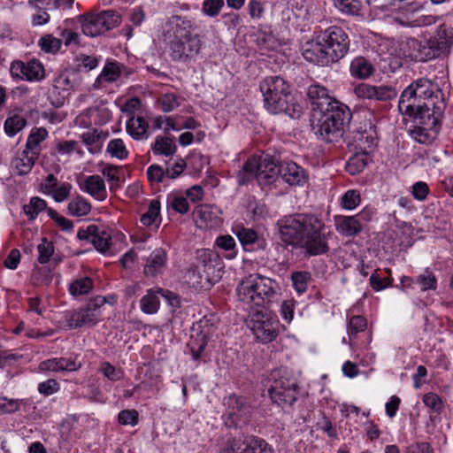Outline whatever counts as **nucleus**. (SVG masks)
Listing matches in <instances>:
<instances>
[{
	"instance_id": "f03ea898",
	"label": "nucleus",
	"mask_w": 453,
	"mask_h": 453,
	"mask_svg": "<svg viewBox=\"0 0 453 453\" xmlns=\"http://www.w3.org/2000/svg\"><path fill=\"white\" fill-rule=\"evenodd\" d=\"M307 95L311 104V121L315 134L327 142L342 138L351 116L348 106L318 84L311 85Z\"/></svg>"
},
{
	"instance_id": "79ce46f5",
	"label": "nucleus",
	"mask_w": 453,
	"mask_h": 453,
	"mask_svg": "<svg viewBox=\"0 0 453 453\" xmlns=\"http://www.w3.org/2000/svg\"><path fill=\"white\" fill-rule=\"evenodd\" d=\"M188 284L195 288H206L210 283L206 277H203L196 268H190L187 273Z\"/></svg>"
},
{
	"instance_id": "cd10ccee",
	"label": "nucleus",
	"mask_w": 453,
	"mask_h": 453,
	"mask_svg": "<svg viewBox=\"0 0 453 453\" xmlns=\"http://www.w3.org/2000/svg\"><path fill=\"white\" fill-rule=\"evenodd\" d=\"M85 190L98 200L106 197L104 181L99 175H91L86 179Z\"/></svg>"
},
{
	"instance_id": "680f3d73",
	"label": "nucleus",
	"mask_w": 453,
	"mask_h": 453,
	"mask_svg": "<svg viewBox=\"0 0 453 453\" xmlns=\"http://www.w3.org/2000/svg\"><path fill=\"white\" fill-rule=\"evenodd\" d=\"M224 6V0H204L203 3V12L210 16H217L222 7Z\"/></svg>"
},
{
	"instance_id": "338daca9",
	"label": "nucleus",
	"mask_w": 453,
	"mask_h": 453,
	"mask_svg": "<svg viewBox=\"0 0 453 453\" xmlns=\"http://www.w3.org/2000/svg\"><path fill=\"white\" fill-rule=\"evenodd\" d=\"M119 172L120 169L119 167L111 165H104L102 168L101 173L103 175L107 178L108 181L111 182V188L118 185L119 181Z\"/></svg>"
},
{
	"instance_id": "bf43d9fd",
	"label": "nucleus",
	"mask_w": 453,
	"mask_h": 453,
	"mask_svg": "<svg viewBox=\"0 0 453 453\" xmlns=\"http://www.w3.org/2000/svg\"><path fill=\"white\" fill-rule=\"evenodd\" d=\"M100 372L110 380L117 381L123 377V372L116 369L112 365L108 362H104L100 365Z\"/></svg>"
},
{
	"instance_id": "393cba45",
	"label": "nucleus",
	"mask_w": 453,
	"mask_h": 453,
	"mask_svg": "<svg viewBox=\"0 0 453 453\" xmlns=\"http://www.w3.org/2000/svg\"><path fill=\"white\" fill-rule=\"evenodd\" d=\"M47 136L48 131L46 128L39 127L33 129L27 138L25 150L38 157L42 150L41 143Z\"/></svg>"
},
{
	"instance_id": "4c0bfd02",
	"label": "nucleus",
	"mask_w": 453,
	"mask_h": 453,
	"mask_svg": "<svg viewBox=\"0 0 453 453\" xmlns=\"http://www.w3.org/2000/svg\"><path fill=\"white\" fill-rule=\"evenodd\" d=\"M27 124V121L24 117L19 115H13L9 118L4 122V131L9 136H13L21 131Z\"/></svg>"
},
{
	"instance_id": "8fccbe9b",
	"label": "nucleus",
	"mask_w": 453,
	"mask_h": 453,
	"mask_svg": "<svg viewBox=\"0 0 453 453\" xmlns=\"http://www.w3.org/2000/svg\"><path fill=\"white\" fill-rule=\"evenodd\" d=\"M37 250L39 253L38 261L41 264H46L54 252L52 242H49L46 238H42V242L38 245Z\"/></svg>"
},
{
	"instance_id": "864d4df0",
	"label": "nucleus",
	"mask_w": 453,
	"mask_h": 453,
	"mask_svg": "<svg viewBox=\"0 0 453 453\" xmlns=\"http://www.w3.org/2000/svg\"><path fill=\"white\" fill-rule=\"evenodd\" d=\"M418 47H420L419 40L408 38L405 42V45H402L401 49L405 57L418 61Z\"/></svg>"
},
{
	"instance_id": "a18cd8bd",
	"label": "nucleus",
	"mask_w": 453,
	"mask_h": 453,
	"mask_svg": "<svg viewBox=\"0 0 453 453\" xmlns=\"http://www.w3.org/2000/svg\"><path fill=\"white\" fill-rule=\"evenodd\" d=\"M158 104L164 112H170L179 107L180 102L174 93H165L159 98Z\"/></svg>"
},
{
	"instance_id": "de8ad7c7",
	"label": "nucleus",
	"mask_w": 453,
	"mask_h": 453,
	"mask_svg": "<svg viewBox=\"0 0 453 453\" xmlns=\"http://www.w3.org/2000/svg\"><path fill=\"white\" fill-rule=\"evenodd\" d=\"M61 372H74L81 367V363L78 361L77 355L70 357H58Z\"/></svg>"
},
{
	"instance_id": "9d476101",
	"label": "nucleus",
	"mask_w": 453,
	"mask_h": 453,
	"mask_svg": "<svg viewBox=\"0 0 453 453\" xmlns=\"http://www.w3.org/2000/svg\"><path fill=\"white\" fill-rule=\"evenodd\" d=\"M248 326L262 343L274 341L278 336V321L266 311L261 310L250 314Z\"/></svg>"
},
{
	"instance_id": "f257e3e1",
	"label": "nucleus",
	"mask_w": 453,
	"mask_h": 453,
	"mask_svg": "<svg viewBox=\"0 0 453 453\" xmlns=\"http://www.w3.org/2000/svg\"><path fill=\"white\" fill-rule=\"evenodd\" d=\"M446 108L443 94L437 84L420 78L402 93L399 111L412 117L415 122L411 136L419 143L431 144L439 131V121Z\"/></svg>"
},
{
	"instance_id": "0e129e2a",
	"label": "nucleus",
	"mask_w": 453,
	"mask_h": 453,
	"mask_svg": "<svg viewBox=\"0 0 453 453\" xmlns=\"http://www.w3.org/2000/svg\"><path fill=\"white\" fill-rule=\"evenodd\" d=\"M402 25H407L410 27H426L430 26L436 22V18L432 15H422L415 19L408 20L406 22L402 21L399 18L395 19Z\"/></svg>"
},
{
	"instance_id": "5701e85b",
	"label": "nucleus",
	"mask_w": 453,
	"mask_h": 453,
	"mask_svg": "<svg viewBox=\"0 0 453 453\" xmlns=\"http://www.w3.org/2000/svg\"><path fill=\"white\" fill-rule=\"evenodd\" d=\"M280 176L289 185L302 186L307 181L305 171L294 162L281 165Z\"/></svg>"
},
{
	"instance_id": "9b49d317",
	"label": "nucleus",
	"mask_w": 453,
	"mask_h": 453,
	"mask_svg": "<svg viewBox=\"0 0 453 453\" xmlns=\"http://www.w3.org/2000/svg\"><path fill=\"white\" fill-rule=\"evenodd\" d=\"M319 34L334 63L342 59L349 51L350 41L348 34L342 27L333 26Z\"/></svg>"
},
{
	"instance_id": "a878e982",
	"label": "nucleus",
	"mask_w": 453,
	"mask_h": 453,
	"mask_svg": "<svg viewBox=\"0 0 453 453\" xmlns=\"http://www.w3.org/2000/svg\"><path fill=\"white\" fill-rule=\"evenodd\" d=\"M236 235L245 249L250 245H255L257 249H265L266 246L265 240L253 229L242 228L236 232Z\"/></svg>"
},
{
	"instance_id": "37998d69",
	"label": "nucleus",
	"mask_w": 453,
	"mask_h": 453,
	"mask_svg": "<svg viewBox=\"0 0 453 453\" xmlns=\"http://www.w3.org/2000/svg\"><path fill=\"white\" fill-rule=\"evenodd\" d=\"M62 44V40L54 37L51 35H46L39 41V45L44 52L56 53L59 50Z\"/></svg>"
},
{
	"instance_id": "052dcab7",
	"label": "nucleus",
	"mask_w": 453,
	"mask_h": 453,
	"mask_svg": "<svg viewBox=\"0 0 453 453\" xmlns=\"http://www.w3.org/2000/svg\"><path fill=\"white\" fill-rule=\"evenodd\" d=\"M48 215L57 223V225L64 231H71L73 228V224L65 217L60 215L51 208L47 209Z\"/></svg>"
},
{
	"instance_id": "603ef678",
	"label": "nucleus",
	"mask_w": 453,
	"mask_h": 453,
	"mask_svg": "<svg viewBox=\"0 0 453 453\" xmlns=\"http://www.w3.org/2000/svg\"><path fill=\"white\" fill-rule=\"evenodd\" d=\"M366 328V320L362 316H353L349 319L348 326L349 337H355L359 332H363Z\"/></svg>"
},
{
	"instance_id": "13d9d810",
	"label": "nucleus",
	"mask_w": 453,
	"mask_h": 453,
	"mask_svg": "<svg viewBox=\"0 0 453 453\" xmlns=\"http://www.w3.org/2000/svg\"><path fill=\"white\" fill-rule=\"evenodd\" d=\"M354 142L357 143V146L360 147V149H369L374 143V139L371 134H368L366 130L359 131L357 130L353 137Z\"/></svg>"
},
{
	"instance_id": "423d86ee",
	"label": "nucleus",
	"mask_w": 453,
	"mask_h": 453,
	"mask_svg": "<svg viewBox=\"0 0 453 453\" xmlns=\"http://www.w3.org/2000/svg\"><path fill=\"white\" fill-rule=\"evenodd\" d=\"M277 283L259 274L242 279L236 288L238 300L246 304L263 306L273 302L277 296Z\"/></svg>"
},
{
	"instance_id": "a211bd4d",
	"label": "nucleus",
	"mask_w": 453,
	"mask_h": 453,
	"mask_svg": "<svg viewBox=\"0 0 453 453\" xmlns=\"http://www.w3.org/2000/svg\"><path fill=\"white\" fill-rule=\"evenodd\" d=\"M355 95L363 99L387 101L395 98L397 91L389 85L373 86L361 83L354 88Z\"/></svg>"
},
{
	"instance_id": "ddd939ff",
	"label": "nucleus",
	"mask_w": 453,
	"mask_h": 453,
	"mask_svg": "<svg viewBox=\"0 0 453 453\" xmlns=\"http://www.w3.org/2000/svg\"><path fill=\"white\" fill-rule=\"evenodd\" d=\"M219 453H273V450L263 439L242 436L228 440Z\"/></svg>"
},
{
	"instance_id": "72a5a7b5",
	"label": "nucleus",
	"mask_w": 453,
	"mask_h": 453,
	"mask_svg": "<svg viewBox=\"0 0 453 453\" xmlns=\"http://www.w3.org/2000/svg\"><path fill=\"white\" fill-rule=\"evenodd\" d=\"M368 157L366 154H355L346 164V171L351 174L356 175L361 173L367 165Z\"/></svg>"
},
{
	"instance_id": "ea45409f",
	"label": "nucleus",
	"mask_w": 453,
	"mask_h": 453,
	"mask_svg": "<svg viewBox=\"0 0 453 453\" xmlns=\"http://www.w3.org/2000/svg\"><path fill=\"white\" fill-rule=\"evenodd\" d=\"M334 6L342 13L358 15L361 4L357 0H333Z\"/></svg>"
},
{
	"instance_id": "c9c22d12",
	"label": "nucleus",
	"mask_w": 453,
	"mask_h": 453,
	"mask_svg": "<svg viewBox=\"0 0 453 453\" xmlns=\"http://www.w3.org/2000/svg\"><path fill=\"white\" fill-rule=\"evenodd\" d=\"M47 208L46 201L35 196L32 197L27 204L23 206L24 213L29 219H35L38 214Z\"/></svg>"
},
{
	"instance_id": "473e14b6",
	"label": "nucleus",
	"mask_w": 453,
	"mask_h": 453,
	"mask_svg": "<svg viewBox=\"0 0 453 453\" xmlns=\"http://www.w3.org/2000/svg\"><path fill=\"white\" fill-rule=\"evenodd\" d=\"M52 281L50 270L46 266H35L31 274V282L35 286H49Z\"/></svg>"
},
{
	"instance_id": "09e8293b",
	"label": "nucleus",
	"mask_w": 453,
	"mask_h": 453,
	"mask_svg": "<svg viewBox=\"0 0 453 453\" xmlns=\"http://www.w3.org/2000/svg\"><path fill=\"white\" fill-rule=\"evenodd\" d=\"M293 286L298 293L306 291L310 274L306 272H296L291 276Z\"/></svg>"
},
{
	"instance_id": "774afa93",
	"label": "nucleus",
	"mask_w": 453,
	"mask_h": 453,
	"mask_svg": "<svg viewBox=\"0 0 453 453\" xmlns=\"http://www.w3.org/2000/svg\"><path fill=\"white\" fill-rule=\"evenodd\" d=\"M59 389V384L54 379L47 380L38 385V391L43 395H50Z\"/></svg>"
},
{
	"instance_id": "0eeeda50",
	"label": "nucleus",
	"mask_w": 453,
	"mask_h": 453,
	"mask_svg": "<svg viewBox=\"0 0 453 453\" xmlns=\"http://www.w3.org/2000/svg\"><path fill=\"white\" fill-rule=\"evenodd\" d=\"M281 165L269 155L252 157L243 165L237 175V181L244 185L252 178H256L259 184H271L280 174Z\"/></svg>"
},
{
	"instance_id": "f3484780",
	"label": "nucleus",
	"mask_w": 453,
	"mask_h": 453,
	"mask_svg": "<svg viewBox=\"0 0 453 453\" xmlns=\"http://www.w3.org/2000/svg\"><path fill=\"white\" fill-rule=\"evenodd\" d=\"M371 219V213L363 211L355 216H338L335 218L336 230L345 236H356L362 229L365 221Z\"/></svg>"
},
{
	"instance_id": "f8f14e48",
	"label": "nucleus",
	"mask_w": 453,
	"mask_h": 453,
	"mask_svg": "<svg viewBox=\"0 0 453 453\" xmlns=\"http://www.w3.org/2000/svg\"><path fill=\"white\" fill-rule=\"evenodd\" d=\"M105 303L104 297H97L84 309L73 311L65 315V327L73 329L85 325L94 326L101 318L100 308Z\"/></svg>"
},
{
	"instance_id": "e433bc0d",
	"label": "nucleus",
	"mask_w": 453,
	"mask_h": 453,
	"mask_svg": "<svg viewBox=\"0 0 453 453\" xmlns=\"http://www.w3.org/2000/svg\"><path fill=\"white\" fill-rule=\"evenodd\" d=\"M216 245L226 251L225 257L227 259H233L237 255L236 243L234 239L228 234L220 235L216 239Z\"/></svg>"
},
{
	"instance_id": "5fc2aeb1",
	"label": "nucleus",
	"mask_w": 453,
	"mask_h": 453,
	"mask_svg": "<svg viewBox=\"0 0 453 453\" xmlns=\"http://www.w3.org/2000/svg\"><path fill=\"white\" fill-rule=\"evenodd\" d=\"M360 203V194L358 191L350 189L348 190L342 197V205L343 208L352 210L356 208Z\"/></svg>"
},
{
	"instance_id": "3c124183",
	"label": "nucleus",
	"mask_w": 453,
	"mask_h": 453,
	"mask_svg": "<svg viewBox=\"0 0 453 453\" xmlns=\"http://www.w3.org/2000/svg\"><path fill=\"white\" fill-rule=\"evenodd\" d=\"M168 203L173 211H175L180 214H184L188 211L189 205H188L187 197H185L183 196H178V195L171 196L168 198Z\"/></svg>"
},
{
	"instance_id": "2eb2a0df",
	"label": "nucleus",
	"mask_w": 453,
	"mask_h": 453,
	"mask_svg": "<svg viewBox=\"0 0 453 453\" xmlns=\"http://www.w3.org/2000/svg\"><path fill=\"white\" fill-rule=\"evenodd\" d=\"M303 56L307 61L319 65L334 63L319 33L305 43Z\"/></svg>"
},
{
	"instance_id": "4468645a",
	"label": "nucleus",
	"mask_w": 453,
	"mask_h": 453,
	"mask_svg": "<svg viewBox=\"0 0 453 453\" xmlns=\"http://www.w3.org/2000/svg\"><path fill=\"white\" fill-rule=\"evenodd\" d=\"M226 404L225 423L228 427H242L249 422L251 409L244 399L230 396Z\"/></svg>"
},
{
	"instance_id": "7ed1b4c3",
	"label": "nucleus",
	"mask_w": 453,
	"mask_h": 453,
	"mask_svg": "<svg viewBox=\"0 0 453 453\" xmlns=\"http://www.w3.org/2000/svg\"><path fill=\"white\" fill-rule=\"evenodd\" d=\"M280 239L288 245L302 249L309 256H319L329 250L330 230L317 217L294 214L278 222Z\"/></svg>"
},
{
	"instance_id": "58836bf2",
	"label": "nucleus",
	"mask_w": 453,
	"mask_h": 453,
	"mask_svg": "<svg viewBox=\"0 0 453 453\" xmlns=\"http://www.w3.org/2000/svg\"><path fill=\"white\" fill-rule=\"evenodd\" d=\"M93 287L92 280L88 277H83L74 280L69 287L72 296H81L88 294Z\"/></svg>"
},
{
	"instance_id": "69168bd1",
	"label": "nucleus",
	"mask_w": 453,
	"mask_h": 453,
	"mask_svg": "<svg viewBox=\"0 0 453 453\" xmlns=\"http://www.w3.org/2000/svg\"><path fill=\"white\" fill-rule=\"evenodd\" d=\"M296 307V301L293 299L285 300L280 305V313L283 320L290 323L294 318V311Z\"/></svg>"
},
{
	"instance_id": "dca6fc26",
	"label": "nucleus",
	"mask_w": 453,
	"mask_h": 453,
	"mask_svg": "<svg viewBox=\"0 0 453 453\" xmlns=\"http://www.w3.org/2000/svg\"><path fill=\"white\" fill-rule=\"evenodd\" d=\"M10 73L12 77L28 81H41L45 75L43 65L36 59L27 63L15 61L11 65Z\"/></svg>"
},
{
	"instance_id": "c756f323",
	"label": "nucleus",
	"mask_w": 453,
	"mask_h": 453,
	"mask_svg": "<svg viewBox=\"0 0 453 453\" xmlns=\"http://www.w3.org/2000/svg\"><path fill=\"white\" fill-rule=\"evenodd\" d=\"M157 289L156 291L150 289L147 294L141 299V310L146 314L156 313L160 306V300Z\"/></svg>"
},
{
	"instance_id": "4d7b16f0",
	"label": "nucleus",
	"mask_w": 453,
	"mask_h": 453,
	"mask_svg": "<svg viewBox=\"0 0 453 453\" xmlns=\"http://www.w3.org/2000/svg\"><path fill=\"white\" fill-rule=\"evenodd\" d=\"M206 345L207 342L204 334L198 335L188 342V347L195 360L200 357L201 353L203 351Z\"/></svg>"
},
{
	"instance_id": "2f4dec72",
	"label": "nucleus",
	"mask_w": 453,
	"mask_h": 453,
	"mask_svg": "<svg viewBox=\"0 0 453 453\" xmlns=\"http://www.w3.org/2000/svg\"><path fill=\"white\" fill-rule=\"evenodd\" d=\"M38 157L31 155L27 150H23L22 153L17 157L13 161V165L21 175L28 173L34 166Z\"/></svg>"
},
{
	"instance_id": "c03bdc74",
	"label": "nucleus",
	"mask_w": 453,
	"mask_h": 453,
	"mask_svg": "<svg viewBox=\"0 0 453 453\" xmlns=\"http://www.w3.org/2000/svg\"><path fill=\"white\" fill-rule=\"evenodd\" d=\"M160 213V203L157 200H152L149 205L148 211L142 215L141 222L144 226H151L157 219Z\"/></svg>"
},
{
	"instance_id": "4be33fe9",
	"label": "nucleus",
	"mask_w": 453,
	"mask_h": 453,
	"mask_svg": "<svg viewBox=\"0 0 453 453\" xmlns=\"http://www.w3.org/2000/svg\"><path fill=\"white\" fill-rule=\"evenodd\" d=\"M193 215L199 227H213L219 223L218 209L210 204L197 205Z\"/></svg>"
},
{
	"instance_id": "7c9ffc66",
	"label": "nucleus",
	"mask_w": 453,
	"mask_h": 453,
	"mask_svg": "<svg viewBox=\"0 0 453 453\" xmlns=\"http://www.w3.org/2000/svg\"><path fill=\"white\" fill-rule=\"evenodd\" d=\"M67 210L73 217L87 216L91 211V204L83 197L76 196L69 202Z\"/></svg>"
},
{
	"instance_id": "a19ab883",
	"label": "nucleus",
	"mask_w": 453,
	"mask_h": 453,
	"mask_svg": "<svg viewBox=\"0 0 453 453\" xmlns=\"http://www.w3.org/2000/svg\"><path fill=\"white\" fill-rule=\"evenodd\" d=\"M416 282L420 286L422 291L435 290L437 288V279L428 269L417 277Z\"/></svg>"
},
{
	"instance_id": "6e6552de",
	"label": "nucleus",
	"mask_w": 453,
	"mask_h": 453,
	"mask_svg": "<svg viewBox=\"0 0 453 453\" xmlns=\"http://www.w3.org/2000/svg\"><path fill=\"white\" fill-rule=\"evenodd\" d=\"M270 380L273 381L268 393L272 401L280 406L292 405L296 399V380L281 370L273 372Z\"/></svg>"
},
{
	"instance_id": "6ab92c4d",
	"label": "nucleus",
	"mask_w": 453,
	"mask_h": 453,
	"mask_svg": "<svg viewBox=\"0 0 453 453\" xmlns=\"http://www.w3.org/2000/svg\"><path fill=\"white\" fill-rule=\"evenodd\" d=\"M80 81L74 72L64 71L53 81V90L59 96L57 98H50L51 104L57 108L65 104V97L62 93L68 92L78 86Z\"/></svg>"
},
{
	"instance_id": "1a4fd4ad",
	"label": "nucleus",
	"mask_w": 453,
	"mask_h": 453,
	"mask_svg": "<svg viewBox=\"0 0 453 453\" xmlns=\"http://www.w3.org/2000/svg\"><path fill=\"white\" fill-rule=\"evenodd\" d=\"M121 23V16L113 10L89 13L84 16L82 32L91 37L100 35Z\"/></svg>"
},
{
	"instance_id": "c85d7f7f",
	"label": "nucleus",
	"mask_w": 453,
	"mask_h": 453,
	"mask_svg": "<svg viewBox=\"0 0 453 453\" xmlns=\"http://www.w3.org/2000/svg\"><path fill=\"white\" fill-rule=\"evenodd\" d=\"M148 127L149 125L142 117H132L127 122V131L135 140L145 137Z\"/></svg>"
},
{
	"instance_id": "e2e57ef3",
	"label": "nucleus",
	"mask_w": 453,
	"mask_h": 453,
	"mask_svg": "<svg viewBox=\"0 0 453 453\" xmlns=\"http://www.w3.org/2000/svg\"><path fill=\"white\" fill-rule=\"evenodd\" d=\"M423 403L432 411L439 413L442 409V402L438 395L434 393H427L423 396Z\"/></svg>"
},
{
	"instance_id": "f704fd0d",
	"label": "nucleus",
	"mask_w": 453,
	"mask_h": 453,
	"mask_svg": "<svg viewBox=\"0 0 453 453\" xmlns=\"http://www.w3.org/2000/svg\"><path fill=\"white\" fill-rule=\"evenodd\" d=\"M152 150L155 154L170 156L175 152L176 146L173 144L172 139L157 136L152 146Z\"/></svg>"
},
{
	"instance_id": "49530a36",
	"label": "nucleus",
	"mask_w": 453,
	"mask_h": 453,
	"mask_svg": "<svg viewBox=\"0 0 453 453\" xmlns=\"http://www.w3.org/2000/svg\"><path fill=\"white\" fill-rule=\"evenodd\" d=\"M107 151L112 157L124 159L127 157L128 152L121 139L111 140L107 146Z\"/></svg>"
},
{
	"instance_id": "aec40b11",
	"label": "nucleus",
	"mask_w": 453,
	"mask_h": 453,
	"mask_svg": "<svg viewBox=\"0 0 453 453\" xmlns=\"http://www.w3.org/2000/svg\"><path fill=\"white\" fill-rule=\"evenodd\" d=\"M77 236L80 240H86L95 246L100 252H105L111 244V236L104 229L96 225H89L86 229H80Z\"/></svg>"
},
{
	"instance_id": "39448f33",
	"label": "nucleus",
	"mask_w": 453,
	"mask_h": 453,
	"mask_svg": "<svg viewBox=\"0 0 453 453\" xmlns=\"http://www.w3.org/2000/svg\"><path fill=\"white\" fill-rule=\"evenodd\" d=\"M265 109L273 114L284 113L292 119L302 114V106L294 102L288 85L280 76H270L260 83Z\"/></svg>"
},
{
	"instance_id": "20e7f679",
	"label": "nucleus",
	"mask_w": 453,
	"mask_h": 453,
	"mask_svg": "<svg viewBox=\"0 0 453 453\" xmlns=\"http://www.w3.org/2000/svg\"><path fill=\"white\" fill-rule=\"evenodd\" d=\"M193 30V23L185 17L175 15L167 20L164 35L173 61L189 63L199 54L202 42Z\"/></svg>"
},
{
	"instance_id": "b1692460",
	"label": "nucleus",
	"mask_w": 453,
	"mask_h": 453,
	"mask_svg": "<svg viewBox=\"0 0 453 453\" xmlns=\"http://www.w3.org/2000/svg\"><path fill=\"white\" fill-rule=\"evenodd\" d=\"M166 253L162 249H157L151 252L147 258L146 265L143 268V273L147 277H156L161 273L166 264Z\"/></svg>"
},
{
	"instance_id": "6e6d98bb",
	"label": "nucleus",
	"mask_w": 453,
	"mask_h": 453,
	"mask_svg": "<svg viewBox=\"0 0 453 453\" xmlns=\"http://www.w3.org/2000/svg\"><path fill=\"white\" fill-rule=\"evenodd\" d=\"M120 75V68L117 63L109 62L104 67L99 78H104L105 81L112 82L118 80Z\"/></svg>"
},
{
	"instance_id": "412c9836",
	"label": "nucleus",
	"mask_w": 453,
	"mask_h": 453,
	"mask_svg": "<svg viewBox=\"0 0 453 453\" xmlns=\"http://www.w3.org/2000/svg\"><path fill=\"white\" fill-rule=\"evenodd\" d=\"M419 42L420 47L418 50V61L421 62L437 58L449 47L446 42L437 40L436 38L419 40Z\"/></svg>"
},
{
	"instance_id": "bb28decb",
	"label": "nucleus",
	"mask_w": 453,
	"mask_h": 453,
	"mask_svg": "<svg viewBox=\"0 0 453 453\" xmlns=\"http://www.w3.org/2000/svg\"><path fill=\"white\" fill-rule=\"evenodd\" d=\"M374 71L372 65L365 58L357 57L350 64V73L358 79L370 77Z\"/></svg>"
}]
</instances>
